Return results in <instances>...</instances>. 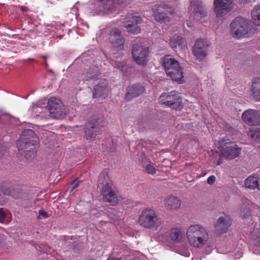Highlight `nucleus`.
<instances>
[{
    "label": "nucleus",
    "mask_w": 260,
    "mask_h": 260,
    "mask_svg": "<svg viewBox=\"0 0 260 260\" xmlns=\"http://www.w3.org/2000/svg\"><path fill=\"white\" fill-rule=\"evenodd\" d=\"M189 244L195 248H202L209 240V234L205 228L200 224L190 225L186 231Z\"/></svg>",
    "instance_id": "nucleus-3"
},
{
    "label": "nucleus",
    "mask_w": 260,
    "mask_h": 260,
    "mask_svg": "<svg viewBox=\"0 0 260 260\" xmlns=\"http://www.w3.org/2000/svg\"><path fill=\"white\" fill-rule=\"evenodd\" d=\"M153 16L154 19L160 23H166L170 21L168 13H171L172 9L165 3L155 5L153 8Z\"/></svg>",
    "instance_id": "nucleus-11"
},
{
    "label": "nucleus",
    "mask_w": 260,
    "mask_h": 260,
    "mask_svg": "<svg viewBox=\"0 0 260 260\" xmlns=\"http://www.w3.org/2000/svg\"><path fill=\"white\" fill-rule=\"evenodd\" d=\"M252 13L260 14V4L254 7Z\"/></svg>",
    "instance_id": "nucleus-38"
},
{
    "label": "nucleus",
    "mask_w": 260,
    "mask_h": 260,
    "mask_svg": "<svg viewBox=\"0 0 260 260\" xmlns=\"http://www.w3.org/2000/svg\"><path fill=\"white\" fill-rule=\"evenodd\" d=\"M216 180V178L214 175L210 176L207 179V182L208 184L212 185L214 183Z\"/></svg>",
    "instance_id": "nucleus-36"
},
{
    "label": "nucleus",
    "mask_w": 260,
    "mask_h": 260,
    "mask_svg": "<svg viewBox=\"0 0 260 260\" xmlns=\"http://www.w3.org/2000/svg\"><path fill=\"white\" fill-rule=\"evenodd\" d=\"M11 220V215L10 213L6 212L3 208H0V222L7 224Z\"/></svg>",
    "instance_id": "nucleus-30"
},
{
    "label": "nucleus",
    "mask_w": 260,
    "mask_h": 260,
    "mask_svg": "<svg viewBox=\"0 0 260 260\" xmlns=\"http://www.w3.org/2000/svg\"><path fill=\"white\" fill-rule=\"evenodd\" d=\"M233 0H214V12L218 17L226 14L232 8Z\"/></svg>",
    "instance_id": "nucleus-16"
},
{
    "label": "nucleus",
    "mask_w": 260,
    "mask_h": 260,
    "mask_svg": "<svg viewBox=\"0 0 260 260\" xmlns=\"http://www.w3.org/2000/svg\"><path fill=\"white\" fill-rule=\"evenodd\" d=\"M115 64H116V66L119 69H120L121 70L123 71L124 67V64L123 62H119V61H116Z\"/></svg>",
    "instance_id": "nucleus-39"
},
{
    "label": "nucleus",
    "mask_w": 260,
    "mask_h": 260,
    "mask_svg": "<svg viewBox=\"0 0 260 260\" xmlns=\"http://www.w3.org/2000/svg\"><path fill=\"white\" fill-rule=\"evenodd\" d=\"M253 242L255 246L260 247V230L253 234Z\"/></svg>",
    "instance_id": "nucleus-33"
},
{
    "label": "nucleus",
    "mask_w": 260,
    "mask_h": 260,
    "mask_svg": "<svg viewBox=\"0 0 260 260\" xmlns=\"http://www.w3.org/2000/svg\"><path fill=\"white\" fill-rule=\"evenodd\" d=\"M185 44V39L181 36L174 37L170 41V44L175 51L177 49L181 48L183 46H184Z\"/></svg>",
    "instance_id": "nucleus-27"
},
{
    "label": "nucleus",
    "mask_w": 260,
    "mask_h": 260,
    "mask_svg": "<svg viewBox=\"0 0 260 260\" xmlns=\"http://www.w3.org/2000/svg\"><path fill=\"white\" fill-rule=\"evenodd\" d=\"M209 44L206 40L198 39L192 48V53L198 59H203L207 55Z\"/></svg>",
    "instance_id": "nucleus-13"
},
{
    "label": "nucleus",
    "mask_w": 260,
    "mask_h": 260,
    "mask_svg": "<svg viewBox=\"0 0 260 260\" xmlns=\"http://www.w3.org/2000/svg\"><path fill=\"white\" fill-rule=\"evenodd\" d=\"M39 216H41L44 218H47L48 217V215L47 213V212L43 210H39Z\"/></svg>",
    "instance_id": "nucleus-40"
},
{
    "label": "nucleus",
    "mask_w": 260,
    "mask_h": 260,
    "mask_svg": "<svg viewBox=\"0 0 260 260\" xmlns=\"http://www.w3.org/2000/svg\"><path fill=\"white\" fill-rule=\"evenodd\" d=\"M246 188L255 189H257L260 191V177L257 174H253L249 176L244 183Z\"/></svg>",
    "instance_id": "nucleus-22"
},
{
    "label": "nucleus",
    "mask_w": 260,
    "mask_h": 260,
    "mask_svg": "<svg viewBox=\"0 0 260 260\" xmlns=\"http://www.w3.org/2000/svg\"><path fill=\"white\" fill-rule=\"evenodd\" d=\"M170 72V73L168 72L166 73L167 76L170 77L173 80L179 83H182L184 82L183 74L180 67L172 68Z\"/></svg>",
    "instance_id": "nucleus-25"
},
{
    "label": "nucleus",
    "mask_w": 260,
    "mask_h": 260,
    "mask_svg": "<svg viewBox=\"0 0 260 260\" xmlns=\"http://www.w3.org/2000/svg\"><path fill=\"white\" fill-rule=\"evenodd\" d=\"M159 103L178 111H181L183 107L180 93L175 91L162 93Z\"/></svg>",
    "instance_id": "nucleus-8"
},
{
    "label": "nucleus",
    "mask_w": 260,
    "mask_h": 260,
    "mask_svg": "<svg viewBox=\"0 0 260 260\" xmlns=\"http://www.w3.org/2000/svg\"><path fill=\"white\" fill-rule=\"evenodd\" d=\"M150 127V120L147 117H142L138 120V128L142 132Z\"/></svg>",
    "instance_id": "nucleus-29"
},
{
    "label": "nucleus",
    "mask_w": 260,
    "mask_h": 260,
    "mask_svg": "<svg viewBox=\"0 0 260 260\" xmlns=\"http://www.w3.org/2000/svg\"><path fill=\"white\" fill-rule=\"evenodd\" d=\"M223 157L228 159H233L239 156L241 149L237 147L235 142L226 137L220 139L217 143Z\"/></svg>",
    "instance_id": "nucleus-5"
},
{
    "label": "nucleus",
    "mask_w": 260,
    "mask_h": 260,
    "mask_svg": "<svg viewBox=\"0 0 260 260\" xmlns=\"http://www.w3.org/2000/svg\"><path fill=\"white\" fill-rule=\"evenodd\" d=\"M190 7L193 8L194 17L197 19H201L206 14L204 9L202 3L200 0H190Z\"/></svg>",
    "instance_id": "nucleus-20"
},
{
    "label": "nucleus",
    "mask_w": 260,
    "mask_h": 260,
    "mask_svg": "<svg viewBox=\"0 0 260 260\" xmlns=\"http://www.w3.org/2000/svg\"><path fill=\"white\" fill-rule=\"evenodd\" d=\"M170 237L175 243L181 242L184 237V233L180 229L175 228L171 230Z\"/></svg>",
    "instance_id": "nucleus-26"
},
{
    "label": "nucleus",
    "mask_w": 260,
    "mask_h": 260,
    "mask_svg": "<svg viewBox=\"0 0 260 260\" xmlns=\"http://www.w3.org/2000/svg\"><path fill=\"white\" fill-rule=\"evenodd\" d=\"M109 177L106 173L100 174L98 180V185H101L100 193L102 200L109 203L111 206H115L118 203L117 190L111 182L108 181Z\"/></svg>",
    "instance_id": "nucleus-2"
},
{
    "label": "nucleus",
    "mask_w": 260,
    "mask_h": 260,
    "mask_svg": "<svg viewBox=\"0 0 260 260\" xmlns=\"http://www.w3.org/2000/svg\"><path fill=\"white\" fill-rule=\"evenodd\" d=\"M252 19L254 21L255 24L260 26V14L252 13Z\"/></svg>",
    "instance_id": "nucleus-35"
},
{
    "label": "nucleus",
    "mask_w": 260,
    "mask_h": 260,
    "mask_svg": "<svg viewBox=\"0 0 260 260\" xmlns=\"http://www.w3.org/2000/svg\"><path fill=\"white\" fill-rule=\"evenodd\" d=\"M2 191L3 193L6 195H10L11 194V190L9 188L3 189Z\"/></svg>",
    "instance_id": "nucleus-41"
},
{
    "label": "nucleus",
    "mask_w": 260,
    "mask_h": 260,
    "mask_svg": "<svg viewBox=\"0 0 260 260\" xmlns=\"http://www.w3.org/2000/svg\"><path fill=\"white\" fill-rule=\"evenodd\" d=\"M232 31L236 38L244 37L249 31L248 21L241 17H237L231 24Z\"/></svg>",
    "instance_id": "nucleus-10"
},
{
    "label": "nucleus",
    "mask_w": 260,
    "mask_h": 260,
    "mask_svg": "<svg viewBox=\"0 0 260 260\" xmlns=\"http://www.w3.org/2000/svg\"><path fill=\"white\" fill-rule=\"evenodd\" d=\"M242 119L248 125H260V111L247 110L243 113Z\"/></svg>",
    "instance_id": "nucleus-17"
},
{
    "label": "nucleus",
    "mask_w": 260,
    "mask_h": 260,
    "mask_svg": "<svg viewBox=\"0 0 260 260\" xmlns=\"http://www.w3.org/2000/svg\"><path fill=\"white\" fill-rule=\"evenodd\" d=\"M106 85L104 83L95 85L93 91V97L96 98L103 95L106 90Z\"/></svg>",
    "instance_id": "nucleus-28"
},
{
    "label": "nucleus",
    "mask_w": 260,
    "mask_h": 260,
    "mask_svg": "<svg viewBox=\"0 0 260 260\" xmlns=\"http://www.w3.org/2000/svg\"><path fill=\"white\" fill-rule=\"evenodd\" d=\"M105 122L102 117L93 116L84 126V138L88 141H93L98 135L100 134Z\"/></svg>",
    "instance_id": "nucleus-4"
},
{
    "label": "nucleus",
    "mask_w": 260,
    "mask_h": 260,
    "mask_svg": "<svg viewBox=\"0 0 260 260\" xmlns=\"http://www.w3.org/2000/svg\"><path fill=\"white\" fill-rule=\"evenodd\" d=\"M240 216L243 218L248 217L250 214V210L247 205H243L239 209Z\"/></svg>",
    "instance_id": "nucleus-31"
},
{
    "label": "nucleus",
    "mask_w": 260,
    "mask_h": 260,
    "mask_svg": "<svg viewBox=\"0 0 260 260\" xmlns=\"http://www.w3.org/2000/svg\"><path fill=\"white\" fill-rule=\"evenodd\" d=\"M247 134L249 137L254 141H260V131L258 129H250Z\"/></svg>",
    "instance_id": "nucleus-32"
},
{
    "label": "nucleus",
    "mask_w": 260,
    "mask_h": 260,
    "mask_svg": "<svg viewBox=\"0 0 260 260\" xmlns=\"http://www.w3.org/2000/svg\"><path fill=\"white\" fill-rule=\"evenodd\" d=\"M46 108L49 111L50 117L54 118L61 119L66 114L61 101L55 98L49 99Z\"/></svg>",
    "instance_id": "nucleus-9"
},
{
    "label": "nucleus",
    "mask_w": 260,
    "mask_h": 260,
    "mask_svg": "<svg viewBox=\"0 0 260 260\" xmlns=\"http://www.w3.org/2000/svg\"><path fill=\"white\" fill-rule=\"evenodd\" d=\"M222 160H223V157L220 156L219 160L216 162V164L217 165H219L220 164H221L222 163Z\"/></svg>",
    "instance_id": "nucleus-43"
},
{
    "label": "nucleus",
    "mask_w": 260,
    "mask_h": 260,
    "mask_svg": "<svg viewBox=\"0 0 260 260\" xmlns=\"http://www.w3.org/2000/svg\"><path fill=\"white\" fill-rule=\"evenodd\" d=\"M79 183L80 181L78 180L77 179L73 181L71 183L73 185L71 191H73L76 188H77L79 186Z\"/></svg>",
    "instance_id": "nucleus-37"
},
{
    "label": "nucleus",
    "mask_w": 260,
    "mask_h": 260,
    "mask_svg": "<svg viewBox=\"0 0 260 260\" xmlns=\"http://www.w3.org/2000/svg\"><path fill=\"white\" fill-rule=\"evenodd\" d=\"M91 79H93L94 78H96V75H92V76H90L89 77Z\"/></svg>",
    "instance_id": "nucleus-45"
},
{
    "label": "nucleus",
    "mask_w": 260,
    "mask_h": 260,
    "mask_svg": "<svg viewBox=\"0 0 260 260\" xmlns=\"http://www.w3.org/2000/svg\"><path fill=\"white\" fill-rule=\"evenodd\" d=\"M146 171L150 174H154L156 173V170L152 165L148 164L145 167Z\"/></svg>",
    "instance_id": "nucleus-34"
},
{
    "label": "nucleus",
    "mask_w": 260,
    "mask_h": 260,
    "mask_svg": "<svg viewBox=\"0 0 260 260\" xmlns=\"http://www.w3.org/2000/svg\"><path fill=\"white\" fill-rule=\"evenodd\" d=\"M38 141L34 131L26 129L20 135L17 147L19 151H23V154L27 159H30L35 156L36 151L34 147L38 145Z\"/></svg>",
    "instance_id": "nucleus-1"
},
{
    "label": "nucleus",
    "mask_w": 260,
    "mask_h": 260,
    "mask_svg": "<svg viewBox=\"0 0 260 260\" xmlns=\"http://www.w3.org/2000/svg\"><path fill=\"white\" fill-rule=\"evenodd\" d=\"M109 40L113 46L117 50L123 49L125 39L121 35V30L117 28H112L109 32Z\"/></svg>",
    "instance_id": "nucleus-12"
},
{
    "label": "nucleus",
    "mask_w": 260,
    "mask_h": 260,
    "mask_svg": "<svg viewBox=\"0 0 260 260\" xmlns=\"http://www.w3.org/2000/svg\"><path fill=\"white\" fill-rule=\"evenodd\" d=\"M95 12L98 15L112 13L116 10V4L113 0H99Z\"/></svg>",
    "instance_id": "nucleus-14"
},
{
    "label": "nucleus",
    "mask_w": 260,
    "mask_h": 260,
    "mask_svg": "<svg viewBox=\"0 0 260 260\" xmlns=\"http://www.w3.org/2000/svg\"><path fill=\"white\" fill-rule=\"evenodd\" d=\"M162 66L165 68L166 73H170V71L173 68L180 67L177 60L170 57V55L165 56L163 58Z\"/></svg>",
    "instance_id": "nucleus-24"
},
{
    "label": "nucleus",
    "mask_w": 260,
    "mask_h": 260,
    "mask_svg": "<svg viewBox=\"0 0 260 260\" xmlns=\"http://www.w3.org/2000/svg\"><path fill=\"white\" fill-rule=\"evenodd\" d=\"M139 224L147 229H156L161 224V219L153 209L143 210L139 217Z\"/></svg>",
    "instance_id": "nucleus-6"
},
{
    "label": "nucleus",
    "mask_w": 260,
    "mask_h": 260,
    "mask_svg": "<svg viewBox=\"0 0 260 260\" xmlns=\"http://www.w3.org/2000/svg\"><path fill=\"white\" fill-rule=\"evenodd\" d=\"M3 155H4V153L2 151H1L0 152V157L2 156Z\"/></svg>",
    "instance_id": "nucleus-47"
},
{
    "label": "nucleus",
    "mask_w": 260,
    "mask_h": 260,
    "mask_svg": "<svg viewBox=\"0 0 260 260\" xmlns=\"http://www.w3.org/2000/svg\"><path fill=\"white\" fill-rule=\"evenodd\" d=\"M250 95L255 101L260 102V77L254 78L251 80Z\"/></svg>",
    "instance_id": "nucleus-21"
},
{
    "label": "nucleus",
    "mask_w": 260,
    "mask_h": 260,
    "mask_svg": "<svg viewBox=\"0 0 260 260\" xmlns=\"http://www.w3.org/2000/svg\"><path fill=\"white\" fill-rule=\"evenodd\" d=\"M127 20L125 21L124 27L127 29V31L133 34H138L141 31V28L139 24L141 23L142 20L141 18L138 16H135L131 14L126 18Z\"/></svg>",
    "instance_id": "nucleus-15"
},
{
    "label": "nucleus",
    "mask_w": 260,
    "mask_h": 260,
    "mask_svg": "<svg viewBox=\"0 0 260 260\" xmlns=\"http://www.w3.org/2000/svg\"><path fill=\"white\" fill-rule=\"evenodd\" d=\"M19 8L23 12H27L28 10V8L25 6H20Z\"/></svg>",
    "instance_id": "nucleus-42"
},
{
    "label": "nucleus",
    "mask_w": 260,
    "mask_h": 260,
    "mask_svg": "<svg viewBox=\"0 0 260 260\" xmlns=\"http://www.w3.org/2000/svg\"><path fill=\"white\" fill-rule=\"evenodd\" d=\"M181 201L174 196L167 197L165 199V207L167 210H176L180 207Z\"/></svg>",
    "instance_id": "nucleus-23"
},
{
    "label": "nucleus",
    "mask_w": 260,
    "mask_h": 260,
    "mask_svg": "<svg viewBox=\"0 0 260 260\" xmlns=\"http://www.w3.org/2000/svg\"><path fill=\"white\" fill-rule=\"evenodd\" d=\"M2 235L0 234V243L2 242Z\"/></svg>",
    "instance_id": "nucleus-46"
},
{
    "label": "nucleus",
    "mask_w": 260,
    "mask_h": 260,
    "mask_svg": "<svg viewBox=\"0 0 260 260\" xmlns=\"http://www.w3.org/2000/svg\"><path fill=\"white\" fill-rule=\"evenodd\" d=\"M107 260H121V258H109Z\"/></svg>",
    "instance_id": "nucleus-44"
},
{
    "label": "nucleus",
    "mask_w": 260,
    "mask_h": 260,
    "mask_svg": "<svg viewBox=\"0 0 260 260\" xmlns=\"http://www.w3.org/2000/svg\"><path fill=\"white\" fill-rule=\"evenodd\" d=\"M149 48L143 45L140 40H135L132 50L134 60L140 65H146L148 62Z\"/></svg>",
    "instance_id": "nucleus-7"
},
{
    "label": "nucleus",
    "mask_w": 260,
    "mask_h": 260,
    "mask_svg": "<svg viewBox=\"0 0 260 260\" xmlns=\"http://www.w3.org/2000/svg\"><path fill=\"white\" fill-rule=\"evenodd\" d=\"M145 91V87L141 84L136 83L127 88V91L125 94V99L129 101L132 99L142 95Z\"/></svg>",
    "instance_id": "nucleus-18"
},
{
    "label": "nucleus",
    "mask_w": 260,
    "mask_h": 260,
    "mask_svg": "<svg viewBox=\"0 0 260 260\" xmlns=\"http://www.w3.org/2000/svg\"><path fill=\"white\" fill-rule=\"evenodd\" d=\"M230 225L231 221L228 216L224 215L220 216L215 225V233L217 235H221L226 233Z\"/></svg>",
    "instance_id": "nucleus-19"
}]
</instances>
